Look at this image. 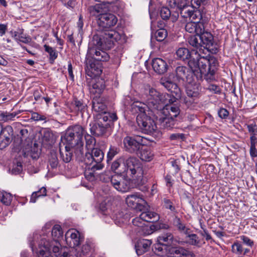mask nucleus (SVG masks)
I'll list each match as a JSON object with an SVG mask.
<instances>
[{
  "label": "nucleus",
  "mask_w": 257,
  "mask_h": 257,
  "mask_svg": "<svg viewBox=\"0 0 257 257\" xmlns=\"http://www.w3.org/2000/svg\"><path fill=\"white\" fill-rule=\"evenodd\" d=\"M86 72L90 77H95L100 75L102 73L101 66L100 64H95L87 58V66Z\"/></svg>",
  "instance_id": "20"
},
{
  "label": "nucleus",
  "mask_w": 257,
  "mask_h": 257,
  "mask_svg": "<svg viewBox=\"0 0 257 257\" xmlns=\"http://www.w3.org/2000/svg\"><path fill=\"white\" fill-rule=\"evenodd\" d=\"M132 223L134 225L141 228L146 224V221L140 214L139 217H137L133 219Z\"/></svg>",
  "instance_id": "58"
},
{
  "label": "nucleus",
  "mask_w": 257,
  "mask_h": 257,
  "mask_svg": "<svg viewBox=\"0 0 257 257\" xmlns=\"http://www.w3.org/2000/svg\"><path fill=\"white\" fill-rule=\"evenodd\" d=\"M139 152L137 154L143 161L149 162L153 158L154 154L152 153L151 148L142 145V148Z\"/></svg>",
  "instance_id": "31"
},
{
  "label": "nucleus",
  "mask_w": 257,
  "mask_h": 257,
  "mask_svg": "<svg viewBox=\"0 0 257 257\" xmlns=\"http://www.w3.org/2000/svg\"><path fill=\"white\" fill-rule=\"evenodd\" d=\"M59 161L57 158L56 153L54 151L51 152L49 157V166L52 169H56L58 166Z\"/></svg>",
  "instance_id": "49"
},
{
  "label": "nucleus",
  "mask_w": 257,
  "mask_h": 257,
  "mask_svg": "<svg viewBox=\"0 0 257 257\" xmlns=\"http://www.w3.org/2000/svg\"><path fill=\"white\" fill-rule=\"evenodd\" d=\"M13 196L9 193L4 191L0 190V201L6 205H10L12 201Z\"/></svg>",
  "instance_id": "43"
},
{
  "label": "nucleus",
  "mask_w": 257,
  "mask_h": 257,
  "mask_svg": "<svg viewBox=\"0 0 257 257\" xmlns=\"http://www.w3.org/2000/svg\"><path fill=\"white\" fill-rule=\"evenodd\" d=\"M62 227L58 224L55 225L52 229V235L53 237V240H57L63 236Z\"/></svg>",
  "instance_id": "48"
},
{
  "label": "nucleus",
  "mask_w": 257,
  "mask_h": 257,
  "mask_svg": "<svg viewBox=\"0 0 257 257\" xmlns=\"http://www.w3.org/2000/svg\"><path fill=\"white\" fill-rule=\"evenodd\" d=\"M170 6L172 9L179 11L188 7L187 0H171L170 1Z\"/></svg>",
  "instance_id": "39"
},
{
  "label": "nucleus",
  "mask_w": 257,
  "mask_h": 257,
  "mask_svg": "<svg viewBox=\"0 0 257 257\" xmlns=\"http://www.w3.org/2000/svg\"><path fill=\"white\" fill-rule=\"evenodd\" d=\"M23 152L25 157L30 156L34 159H36L39 157L38 151H35V148H34L33 150L32 147L29 145H28L27 148L25 150H23Z\"/></svg>",
  "instance_id": "46"
},
{
  "label": "nucleus",
  "mask_w": 257,
  "mask_h": 257,
  "mask_svg": "<svg viewBox=\"0 0 257 257\" xmlns=\"http://www.w3.org/2000/svg\"><path fill=\"white\" fill-rule=\"evenodd\" d=\"M168 35L167 31L165 29H159L154 33V36L157 41H164Z\"/></svg>",
  "instance_id": "51"
},
{
  "label": "nucleus",
  "mask_w": 257,
  "mask_h": 257,
  "mask_svg": "<svg viewBox=\"0 0 257 257\" xmlns=\"http://www.w3.org/2000/svg\"><path fill=\"white\" fill-rule=\"evenodd\" d=\"M39 250L37 251L39 257H50V250L55 253H60V244L56 240H50L44 236H42L39 242Z\"/></svg>",
  "instance_id": "7"
},
{
  "label": "nucleus",
  "mask_w": 257,
  "mask_h": 257,
  "mask_svg": "<svg viewBox=\"0 0 257 257\" xmlns=\"http://www.w3.org/2000/svg\"><path fill=\"white\" fill-rule=\"evenodd\" d=\"M131 110L133 113H139L141 114L142 113L146 114V111L149 109L150 107L148 104L139 101H134L131 104Z\"/></svg>",
  "instance_id": "30"
},
{
  "label": "nucleus",
  "mask_w": 257,
  "mask_h": 257,
  "mask_svg": "<svg viewBox=\"0 0 257 257\" xmlns=\"http://www.w3.org/2000/svg\"><path fill=\"white\" fill-rule=\"evenodd\" d=\"M15 36L18 37L17 39L19 41L25 44L29 43L31 41V38L29 37L26 36L23 33H21L19 35L16 34Z\"/></svg>",
  "instance_id": "61"
},
{
  "label": "nucleus",
  "mask_w": 257,
  "mask_h": 257,
  "mask_svg": "<svg viewBox=\"0 0 257 257\" xmlns=\"http://www.w3.org/2000/svg\"><path fill=\"white\" fill-rule=\"evenodd\" d=\"M204 25L203 23L196 22H190L186 24L185 26V30L190 33H195L198 35L201 33L203 30Z\"/></svg>",
  "instance_id": "26"
},
{
  "label": "nucleus",
  "mask_w": 257,
  "mask_h": 257,
  "mask_svg": "<svg viewBox=\"0 0 257 257\" xmlns=\"http://www.w3.org/2000/svg\"><path fill=\"white\" fill-rule=\"evenodd\" d=\"M152 243L151 239H139L135 245L137 254L140 255L148 251Z\"/></svg>",
  "instance_id": "22"
},
{
  "label": "nucleus",
  "mask_w": 257,
  "mask_h": 257,
  "mask_svg": "<svg viewBox=\"0 0 257 257\" xmlns=\"http://www.w3.org/2000/svg\"><path fill=\"white\" fill-rule=\"evenodd\" d=\"M206 58H203L202 60V63H204L205 65V64L208 63L209 68L210 69H214L215 70L216 67L217 65V59L213 56H207L205 57Z\"/></svg>",
  "instance_id": "47"
},
{
  "label": "nucleus",
  "mask_w": 257,
  "mask_h": 257,
  "mask_svg": "<svg viewBox=\"0 0 257 257\" xmlns=\"http://www.w3.org/2000/svg\"><path fill=\"white\" fill-rule=\"evenodd\" d=\"M120 149L118 147L114 146H110L107 154V161L112 160L115 156L119 153Z\"/></svg>",
  "instance_id": "52"
},
{
  "label": "nucleus",
  "mask_w": 257,
  "mask_h": 257,
  "mask_svg": "<svg viewBox=\"0 0 257 257\" xmlns=\"http://www.w3.org/2000/svg\"><path fill=\"white\" fill-rule=\"evenodd\" d=\"M92 109L98 113H105L106 110V106L102 102V100L100 97H95L93 99Z\"/></svg>",
  "instance_id": "34"
},
{
  "label": "nucleus",
  "mask_w": 257,
  "mask_h": 257,
  "mask_svg": "<svg viewBox=\"0 0 257 257\" xmlns=\"http://www.w3.org/2000/svg\"><path fill=\"white\" fill-rule=\"evenodd\" d=\"M208 90L215 94H220L221 89L220 87L215 84H210L208 87Z\"/></svg>",
  "instance_id": "63"
},
{
  "label": "nucleus",
  "mask_w": 257,
  "mask_h": 257,
  "mask_svg": "<svg viewBox=\"0 0 257 257\" xmlns=\"http://www.w3.org/2000/svg\"><path fill=\"white\" fill-rule=\"evenodd\" d=\"M218 114L221 118L226 119L229 115V112L226 109L221 108L218 111Z\"/></svg>",
  "instance_id": "64"
},
{
  "label": "nucleus",
  "mask_w": 257,
  "mask_h": 257,
  "mask_svg": "<svg viewBox=\"0 0 257 257\" xmlns=\"http://www.w3.org/2000/svg\"><path fill=\"white\" fill-rule=\"evenodd\" d=\"M174 117H172L168 116H164L163 115L159 118L161 125L166 128H173L176 123V120H175Z\"/></svg>",
  "instance_id": "35"
},
{
  "label": "nucleus",
  "mask_w": 257,
  "mask_h": 257,
  "mask_svg": "<svg viewBox=\"0 0 257 257\" xmlns=\"http://www.w3.org/2000/svg\"><path fill=\"white\" fill-rule=\"evenodd\" d=\"M173 77V74H170L168 76L162 77L160 79V84L171 92L173 97L168 100L170 104L163 105V108L159 110V112L164 116L176 118L180 114V109L178 105L173 103L177 99L181 98L182 91L178 86L172 80Z\"/></svg>",
  "instance_id": "1"
},
{
  "label": "nucleus",
  "mask_w": 257,
  "mask_h": 257,
  "mask_svg": "<svg viewBox=\"0 0 257 257\" xmlns=\"http://www.w3.org/2000/svg\"><path fill=\"white\" fill-rule=\"evenodd\" d=\"M231 251L233 253L239 255L241 254L243 251L242 245L238 242H235L231 246Z\"/></svg>",
  "instance_id": "57"
},
{
  "label": "nucleus",
  "mask_w": 257,
  "mask_h": 257,
  "mask_svg": "<svg viewBox=\"0 0 257 257\" xmlns=\"http://www.w3.org/2000/svg\"><path fill=\"white\" fill-rule=\"evenodd\" d=\"M70 109L76 113L80 112L83 115L87 109V105L82 101L74 98L70 104Z\"/></svg>",
  "instance_id": "29"
},
{
  "label": "nucleus",
  "mask_w": 257,
  "mask_h": 257,
  "mask_svg": "<svg viewBox=\"0 0 257 257\" xmlns=\"http://www.w3.org/2000/svg\"><path fill=\"white\" fill-rule=\"evenodd\" d=\"M196 79L192 83H188L186 87L187 95L189 97H192L197 98L199 95V92L198 88V85L196 84Z\"/></svg>",
  "instance_id": "36"
},
{
  "label": "nucleus",
  "mask_w": 257,
  "mask_h": 257,
  "mask_svg": "<svg viewBox=\"0 0 257 257\" xmlns=\"http://www.w3.org/2000/svg\"><path fill=\"white\" fill-rule=\"evenodd\" d=\"M152 65L154 70L159 74H164L168 68L167 62L160 58H154L152 60Z\"/></svg>",
  "instance_id": "21"
},
{
  "label": "nucleus",
  "mask_w": 257,
  "mask_h": 257,
  "mask_svg": "<svg viewBox=\"0 0 257 257\" xmlns=\"http://www.w3.org/2000/svg\"><path fill=\"white\" fill-rule=\"evenodd\" d=\"M157 229L156 225L152 224L150 226L147 225L146 224L141 228L138 230L140 234L143 235H148L152 234Z\"/></svg>",
  "instance_id": "44"
},
{
  "label": "nucleus",
  "mask_w": 257,
  "mask_h": 257,
  "mask_svg": "<svg viewBox=\"0 0 257 257\" xmlns=\"http://www.w3.org/2000/svg\"><path fill=\"white\" fill-rule=\"evenodd\" d=\"M84 135L86 141V147L87 149L91 150L94 148L93 147L96 143L94 138L88 134H84Z\"/></svg>",
  "instance_id": "54"
},
{
  "label": "nucleus",
  "mask_w": 257,
  "mask_h": 257,
  "mask_svg": "<svg viewBox=\"0 0 257 257\" xmlns=\"http://www.w3.org/2000/svg\"><path fill=\"white\" fill-rule=\"evenodd\" d=\"M13 128L10 126H6L1 133L0 135V150L7 147L11 142V138L13 135Z\"/></svg>",
  "instance_id": "19"
},
{
  "label": "nucleus",
  "mask_w": 257,
  "mask_h": 257,
  "mask_svg": "<svg viewBox=\"0 0 257 257\" xmlns=\"http://www.w3.org/2000/svg\"><path fill=\"white\" fill-rule=\"evenodd\" d=\"M141 215L146 222H155L160 218L157 213L152 211L143 212Z\"/></svg>",
  "instance_id": "38"
},
{
  "label": "nucleus",
  "mask_w": 257,
  "mask_h": 257,
  "mask_svg": "<svg viewBox=\"0 0 257 257\" xmlns=\"http://www.w3.org/2000/svg\"><path fill=\"white\" fill-rule=\"evenodd\" d=\"M136 121L138 126L144 133L152 135L156 132L157 127L155 121L147 114H138Z\"/></svg>",
  "instance_id": "9"
},
{
  "label": "nucleus",
  "mask_w": 257,
  "mask_h": 257,
  "mask_svg": "<svg viewBox=\"0 0 257 257\" xmlns=\"http://www.w3.org/2000/svg\"><path fill=\"white\" fill-rule=\"evenodd\" d=\"M85 133L84 128L80 125L70 126L66 131L64 140L71 147H76V152L82 154L83 148V136Z\"/></svg>",
  "instance_id": "3"
},
{
  "label": "nucleus",
  "mask_w": 257,
  "mask_h": 257,
  "mask_svg": "<svg viewBox=\"0 0 257 257\" xmlns=\"http://www.w3.org/2000/svg\"><path fill=\"white\" fill-rule=\"evenodd\" d=\"M45 51L49 55V60L51 63H53L54 60L58 57V53L55 48H53L46 44L44 46Z\"/></svg>",
  "instance_id": "41"
},
{
  "label": "nucleus",
  "mask_w": 257,
  "mask_h": 257,
  "mask_svg": "<svg viewBox=\"0 0 257 257\" xmlns=\"http://www.w3.org/2000/svg\"><path fill=\"white\" fill-rule=\"evenodd\" d=\"M168 253L171 257H195L194 253L181 246H171L168 249Z\"/></svg>",
  "instance_id": "17"
},
{
  "label": "nucleus",
  "mask_w": 257,
  "mask_h": 257,
  "mask_svg": "<svg viewBox=\"0 0 257 257\" xmlns=\"http://www.w3.org/2000/svg\"><path fill=\"white\" fill-rule=\"evenodd\" d=\"M143 139L140 137H125L123 140V145L125 151L131 154H138L142 148Z\"/></svg>",
  "instance_id": "11"
},
{
  "label": "nucleus",
  "mask_w": 257,
  "mask_h": 257,
  "mask_svg": "<svg viewBox=\"0 0 257 257\" xmlns=\"http://www.w3.org/2000/svg\"><path fill=\"white\" fill-rule=\"evenodd\" d=\"M47 195L46 189L43 187L39 191L34 192L32 193L30 199V202L35 203L36 201L37 198L45 196Z\"/></svg>",
  "instance_id": "50"
},
{
  "label": "nucleus",
  "mask_w": 257,
  "mask_h": 257,
  "mask_svg": "<svg viewBox=\"0 0 257 257\" xmlns=\"http://www.w3.org/2000/svg\"><path fill=\"white\" fill-rule=\"evenodd\" d=\"M197 51L190 52L189 50L186 48H179L176 52V55L177 57L183 61L188 60V62L190 60L193 55H194Z\"/></svg>",
  "instance_id": "33"
},
{
  "label": "nucleus",
  "mask_w": 257,
  "mask_h": 257,
  "mask_svg": "<svg viewBox=\"0 0 257 257\" xmlns=\"http://www.w3.org/2000/svg\"><path fill=\"white\" fill-rule=\"evenodd\" d=\"M110 182L118 191L126 192L130 189V179L122 174H115L111 176Z\"/></svg>",
  "instance_id": "12"
},
{
  "label": "nucleus",
  "mask_w": 257,
  "mask_h": 257,
  "mask_svg": "<svg viewBox=\"0 0 257 257\" xmlns=\"http://www.w3.org/2000/svg\"><path fill=\"white\" fill-rule=\"evenodd\" d=\"M75 149V153H76V147H71L70 145H67L65 146L64 149L60 148V156L61 160L65 163H68L71 161L73 157V150L72 149Z\"/></svg>",
  "instance_id": "24"
},
{
  "label": "nucleus",
  "mask_w": 257,
  "mask_h": 257,
  "mask_svg": "<svg viewBox=\"0 0 257 257\" xmlns=\"http://www.w3.org/2000/svg\"><path fill=\"white\" fill-rule=\"evenodd\" d=\"M124 158L120 157L114 161L111 166V170L116 174L124 173Z\"/></svg>",
  "instance_id": "28"
},
{
  "label": "nucleus",
  "mask_w": 257,
  "mask_h": 257,
  "mask_svg": "<svg viewBox=\"0 0 257 257\" xmlns=\"http://www.w3.org/2000/svg\"><path fill=\"white\" fill-rule=\"evenodd\" d=\"M173 224L175 227L181 232H184L186 229L184 221L177 216L173 218Z\"/></svg>",
  "instance_id": "42"
},
{
  "label": "nucleus",
  "mask_w": 257,
  "mask_h": 257,
  "mask_svg": "<svg viewBox=\"0 0 257 257\" xmlns=\"http://www.w3.org/2000/svg\"><path fill=\"white\" fill-rule=\"evenodd\" d=\"M215 70L214 69L206 71L204 73L202 74V78L204 77V78L208 82L213 81L215 79Z\"/></svg>",
  "instance_id": "55"
},
{
  "label": "nucleus",
  "mask_w": 257,
  "mask_h": 257,
  "mask_svg": "<svg viewBox=\"0 0 257 257\" xmlns=\"http://www.w3.org/2000/svg\"><path fill=\"white\" fill-rule=\"evenodd\" d=\"M92 248V244L88 242H86L83 245L81 248V251L84 254H86L89 252Z\"/></svg>",
  "instance_id": "62"
},
{
  "label": "nucleus",
  "mask_w": 257,
  "mask_h": 257,
  "mask_svg": "<svg viewBox=\"0 0 257 257\" xmlns=\"http://www.w3.org/2000/svg\"><path fill=\"white\" fill-rule=\"evenodd\" d=\"M91 91L93 93L100 94L105 88L104 80L101 78H95L92 80Z\"/></svg>",
  "instance_id": "32"
},
{
  "label": "nucleus",
  "mask_w": 257,
  "mask_h": 257,
  "mask_svg": "<svg viewBox=\"0 0 257 257\" xmlns=\"http://www.w3.org/2000/svg\"><path fill=\"white\" fill-rule=\"evenodd\" d=\"M189 18L192 20H196L197 22H199V21L202 19V14L200 11L192 9Z\"/></svg>",
  "instance_id": "59"
},
{
  "label": "nucleus",
  "mask_w": 257,
  "mask_h": 257,
  "mask_svg": "<svg viewBox=\"0 0 257 257\" xmlns=\"http://www.w3.org/2000/svg\"><path fill=\"white\" fill-rule=\"evenodd\" d=\"M108 124H103L100 120L97 123L90 124V131L92 135L99 137L103 135L106 131Z\"/></svg>",
  "instance_id": "25"
},
{
  "label": "nucleus",
  "mask_w": 257,
  "mask_h": 257,
  "mask_svg": "<svg viewBox=\"0 0 257 257\" xmlns=\"http://www.w3.org/2000/svg\"><path fill=\"white\" fill-rule=\"evenodd\" d=\"M124 172L135 181L138 186H142L145 183L143 177V170L140 161L135 157L124 158Z\"/></svg>",
  "instance_id": "4"
},
{
  "label": "nucleus",
  "mask_w": 257,
  "mask_h": 257,
  "mask_svg": "<svg viewBox=\"0 0 257 257\" xmlns=\"http://www.w3.org/2000/svg\"><path fill=\"white\" fill-rule=\"evenodd\" d=\"M174 240L173 235L170 232H166L162 234L157 238V241L170 246L173 243Z\"/></svg>",
  "instance_id": "37"
},
{
  "label": "nucleus",
  "mask_w": 257,
  "mask_h": 257,
  "mask_svg": "<svg viewBox=\"0 0 257 257\" xmlns=\"http://www.w3.org/2000/svg\"><path fill=\"white\" fill-rule=\"evenodd\" d=\"M188 42L190 46L192 47V51H197L200 54L203 51V47L200 39L199 35L196 34L190 36L188 38Z\"/></svg>",
  "instance_id": "23"
},
{
  "label": "nucleus",
  "mask_w": 257,
  "mask_h": 257,
  "mask_svg": "<svg viewBox=\"0 0 257 257\" xmlns=\"http://www.w3.org/2000/svg\"><path fill=\"white\" fill-rule=\"evenodd\" d=\"M206 58L205 57L201 56V54L198 52H196L194 55H193L190 60L188 62L189 66L194 71V75L197 80H201L202 79V74L204 73L206 71L209 70L208 63L205 64L202 63V59Z\"/></svg>",
  "instance_id": "8"
},
{
  "label": "nucleus",
  "mask_w": 257,
  "mask_h": 257,
  "mask_svg": "<svg viewBox=\"0 0 257 257\" xmlns=\"http://www.w3.org/2000/svg\"><path fill=\"white\" fill-rule=\"evenodd\" d=\"M86 57L97 61L106 62L109 60V55L100 48H88Z\"/></svg>",
  "instance_id": "15"
},
{
  "label": "nucleus",
  "mask_w": 257,
  "mask_h": 257,
  "mask_svg": "<svg viewBox=\"0 0 257 257\" xmlns=\"http://www.w3.org/2000/svg\"><path fill=\"white\" fill-rule=\"evenodd\" d=\"M65 239L67 242H69L70 245L72 247H77L80 244V233L76 229H71L68 230L65 234Z\"/></svg>",
  "instance_id": "18"
},
{
  "label": "nucleus",
  "mask_w": 257,
  "mask_h": 257,
  "mask_svg": "<svg viewBox=\"0 0 257 257\" xmlns=\"http://www.w3.org/2000/svg\"><path fill=\"white\" fill-rule=\"evenodd\" d=\"M171 11L167 7H163L160 11V15L164 20H168L171 17Z\"/></svg>",
  "instance_id": "56"
},
{
  "label": "nucleus",
  "mask_w": 257,
  "mask_h": 257,
  "mask_svg": "<svg viewBox=\"0 0 257 257\" xmlns=\"http://www.w3.org/2000/svg\"><path fill=\"white\" fill-rule=\"evenodd\" d=\"M196 98L187 96L184 99V103L188 108H192L195 106L196 103L195 102Z\"/></svg>",
  "instance_id": "60"
},
{
  "label": "nucleus",
  "mask_w": 257,
  "mask_h": 257,
  "mask_svg": "<svg viewBox=\"0 0 257 257\" xmlns=\"http://www.w3.org/2000/svg\"><path fill=\"white\" fill-rule=\"evenodd\" d=\"M121 36L113 30H106L99 36L94 35L92 40V48H100L103 45L110 49L114 45V43L120 40ZM89 48H91L89 47Z\"/></svg>",
  "instance_id": "6"
},
{
  "label": "nucleus",
  "mask_w": 257,
  "mask_h": 257,
  "mask_svg": "<svg viewBox=\"0 0 257 257\" xmlns=\"http://www.w3.org/2000/svg\"><path fill=\"white\" fill-rule=\"evenodd\" d=\"M125 202L128 206L140 210H141L147 204L143 195L139 193L127 195L125 198Z\"/></svg>",
  "instance_id": "14"
},
{
  "label": "nucleus",
  "mask_w": 257,
  "mask_h": 257,
  "mask_svg": "<svg viewBox=\"0 0 257 257\" xmlns=\"http://www.w3.org/2000/svg\"><path fill=\"white\" fill-rule=\"evenodd\" d=\"M187 241L190 244L200 247V241L198 239V236L196 234H191L187 236Z\"/></svg>",
  "instance_id": "53"
},
{
  "label": "nucleus",
  "mask_w": 257,
  "mask_h": 257,
  "mask_svg": "<svg viewBox=\"0 0 257 257\" xmlns=\"http://www.w3.org/2000/svg\"><path fill=\"white\" fill-rule=\"evenodd\" d=\"M107 9L102 4H96L94 6H91L88 7V11L92 16L100 18L101 15L103 14L107 11Z\"/></svg>",
  "instance_id": "27"
},
{
  "label": "nucleus",
  "mask_w": 257,
  "mask_h": 257,
  "mask_svg": "<svg viewBox=\"0 0 257 257\" xmlns=\"http://www.w3.org/2000/svg\"><path fill=\"white\" fill-rule=\"evenodd\" d=\"M169 247V246H168L166 245H164V244L158 242L157 243H156L155 244L154 249V252L158 255L163 256L164 253H168L167 249Z\"/></svg>",
  "instance_id": "45"
},
{
  "label": "nucleus",
  "mask_w": 257,
  "mask_h": 257,
  "mask_svg": "<svg viewBox=\"0 0 257 257\" xmlns=\"http://www.w3.org/2000/svg\"><path fill=\"white\" fill-rule=\"evenodd\" d=\"M91 153L87 152L85 155L83 154V149L82 154H80L79 151L76 152V156L78 161L83 162L87 166H89L88 169L93 171L102 169L104 165L101 163L103 160L104 154L102 151L98 148H93L90 150Z\"/></svg>",
  "instance_id": "2"
},
{
  "label": "nucleus",
  "mask_w": 257,
  "mask_h": 257,
  "mask_svg": "<svg viewBox=\"0 0 257 257\" xmlns=\"http://www.w3.org/2000/svg\"><path fill=\"white\" fill-rule=\"evenodd\" d=\"M142 98L151 109L159 111L163 108V105H165L167 99L165 95L150 87L145 89Z\"/></svg>",
  "instance_id": "5"
},
{
  "label": "nucleus",
  "mask_w": 257,
  "mask_h": 257,
  "mask_svg": "<svg viewBox=\"0 0 257 257\" xmlns=\"http://www.w3.org/2000/svg\"><path fill=\"white\" fill-rule=\"evenodd\" d=\"M203 48H205L212 53L218 52V46L214 41V37L210 32L205 31L204 26L201 33L199 34Z\"/></svg>",
  "instance_id": "10"
},
{
  "label": "nucleus",
  "mask_w": 257,
  "mask_h": 257,
  "mask_svg": "<svg viewBox=\"0 0 257 257\" xmlns=\"http://www.w3.org/2000/svg\"><path fill=\"white\" fill-rule=\"evenodd\" d=\"M117 22V18L114 15L106 12L97 19V23L99 27L104 29H109L114 26Z\"/></svg>",
  "instance_id": "16"
},
{
  "label": "nucleus",
  "mask_w": 257,
  "mask_h": 257,
  "mask_svg": "<svg viewBox=\"0 0 257 257\" xmlns=\"http://www.w3.org/2000/svg\"><path fill=\"white\" fill-rule=\"evenodd\" d=\"M176 76L179 81L182 80L188 83H193L196 78L194 75V71L183 66H178L175 70Z\"/></svg>",
  "instance_id": "13"
},
{
  "label": "nucleus",
  "mask_w": 257,
  "mask_h": 257,
  "mask_svg": "<svg viewBox=\"0 0 257 257\" xmlns=\"http://www.w3.org/2000/svg\"><path fill=\"white\" fill-rule=\"evenodd\" d=\"M19 114L18 112H10L7 111L0 112V121L7 122L14 120L15 117Z\"/></svg>",
  "instance_id": "40"
}]
</instances>
